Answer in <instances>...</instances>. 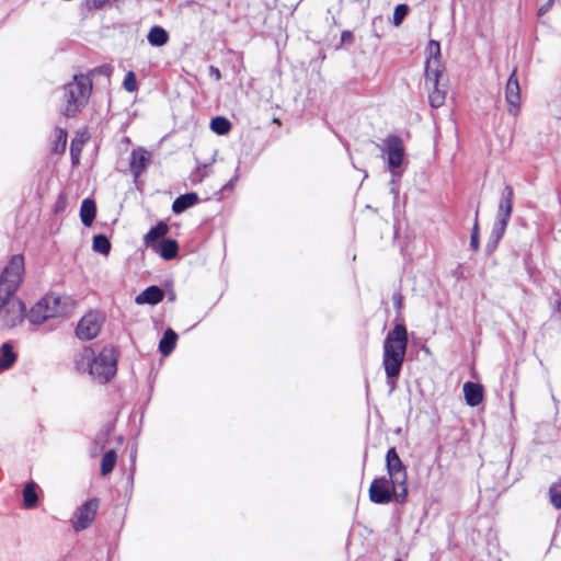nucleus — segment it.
Wrapping results in <instances>:
<instances>
[{
    "label": "nucleus",
    "instance_id": "nucleus-1",
    "mask_svg": "<svg viewBox=\"0 0 561 561\" xmlns=\"http://www.w3.org/2000/svg\"><path fill=\"white\" fill-rule=\"evenodd\" d=\"M24 256L14 254L0 274V323L12 329L25 317V305L14 297L24 274Z\"/></svg>",
    "mask_w": 561,
    "mask_h": 561
},
{
    "label": "nucleus",
    "instance_id": "nucleus-2",
    "mask_svg": "<svg viewBox=\"0 0 561 561\" xmlns=\"http://www.w3.org/2000/svg\"><path fill=\"white\" fill-rule=\"evenodd\" d=\"M407 347L408 330L404 324L397 323L386 335L382 346V366L390 393L397 388V380L401 373Z\"/></svg>",
    "mask_w": 561,
    "mask_h": 561
},
{
    "label": "nucleus",
    "instance_id": "nucleus-3",
    "mask_svg": "<svg viewBox=\"0 0 561 561\" xmlns=\"http://www.w3.org/2000/svg\"><path fill=\"white\" fill-rule=\"evenodd\" d=\"M118 351L112 346H104L98 355L91 347H84L81 357L77 360L78 369L87 366L91 378L101 383H107L117 371Z\"/></svg>",
    "mask_w": 561,
    "mask_h": 561
},
{
    "label": "nucleus",
    "instance_id": "nucleus-4",
    "mask_svg": "<svg viewBox=\"0 0 561 561\" xmlns=\"http://www.w3.org/2000/svg\"><path fill=\"white\" fill-rule=\"evenodd\" d=\"M426 55L424 76L425 87L428 91V102L432 107L438 108L444 105L447 93L446 88L439 84L445 70L439 43L433 39L430 41L426 46Z\"/></svg>",
    "mask_w": 561,
    "mask_h": 561
},
{
    "label": "nucleus",
    "instance_id": "nucleus-5",
    "mask_svg": "<svg viewBox=\"0 0 561 561\" xmlns=\"http://www.w3.org/2000/svg\"><path fill=\"white\" fill-rule=\"evenodd\" d=\"M92 92V79L89 75H75L72 81L64 85L62 114L76 117L88 104Z\"/></svg>",
    "mask_w": 561,
    "mask_h": 561
},
{
    "label": "nucleus",
    "instance_id": "nucleus-6",
    "mask_svg": "<svg viewBox=\"0 0 561 561\" xmlns=\"http://www.w3.org/2000/svg\"><path fill=\"white\" fill-rule=\"evenodd\" d=\"M388 479L396 489V503L403 504L408 499V473L396 448H390L386 455Z\"/></svg>",
    "mask_w": 561,
    "mask_h": 561
},
{
    "label": "nucleus",
    "instance_id": "nucleus-7",
    "mask_svg": "<svg viewBox=\"0 0 561 561\" xmlns=\"http://www.w3.org/2000/svg\"><path fill=\"white\" fill-rule=\"evenodd\" d=\"M64 313L65 308L61 307V298L55 295H46L31 308L26 318L32 325H41L51 318L61 317Z\"/></svg>",
    "mask_w": 561,
    "mask_h": 561
},
{
    "label": "nucleus",
    "instance_id": "nucleus-8",
    "mask_svg": "<svg viewBox=\"0 0 561 561\" xmlns=\"http://www.w3.org/2000/svg\"><path fill=\"white\" fill-rule=\"evenodd\" d=\"M382 154L387 160L389 171L392 175L391 182L394 183L397 179L402 175L401 167L405 159V150L402 140L398 136H389L385 140Z\"/></svg>",
    "mask_w": 561,
    "mask_h": 561
},
{
    "label": "nucleus",
    "instance_id": "nucleus-9",
    "mask_svg": "<svg viewBox=\"0 0 561 561\" xmlns=\"http://www.w3.org/2000/svg\"><path fill=\"white\" fill-rule=\"evenodd\" d=\"M99 499L93 497L81 504L73 513L70 523L75 531L87 529L94 520L98 508Z\"/></svg>",
    "mask_w": 561,
    "mask_h": 561
},
{
    "label": "nucleus",
    "instance_id": "nucleus-10",
    "mask_svg": "<svg viewBox=\"0 0 561 561\" xmlns=\"http://www.w3.org/2000/svg\"><path fill=\"white\" fill-rule=\"evenodd\" d=\"M103 323L102 316L96 311L85 313L76 328L77 336L82 341H90L98 336Z\"/></svg>",
    "mask_w": 561,
    "mask_h": 561
},
{
    "label": "nucleus",
    "instance_id": "nucleus-11",
    "mask_svg": "<svg viewBox=\"0 0 561 561\" xmlns=\"http://www.w3.org/2000/svg\"><path fill=\"white\" fill-rule=\"evenodd\" d=\"M369 499L376 504H388L396 502V489L390 479L381 477L375 479L369 488Z\"/></svg>",
    "mask_w": 561,
    "mask_h": 561
},
{
    "label": "nucleus",
    "instance_id": "nucleus-12",
    "mask_svg": "<svg viewBox=\"0 0 561 561\" xmlns=\"http://www.w3.org/2000/svg\"><path fill=\"white\" fill-rule=\"evenodd\" d=\"M505 100L507 103V112L516 117L520 112V87L516 76V69L511 73L505 87Z\"/></svg>",
    "mask_w": 561,
    "mask_h": 561
},
{
    "label": "nucleus",
    "instance_id": "nucleus-13",
    "mask_svg": "<svg viewBox=\"0 0 561 561\" xmlns=\"http://www.w3.org/2000/svg\"><path fill=\"white\" fill-rule=\"evenodd\" d=\"M151 159L149 151L138 148L131 151L129 168L135 178H138L147 168Z\"/></svg>",
    "mask_w": 561,
    "mask_h": 561
},
{
    "label": "nucleus",
    "instance_id": "nucleus-14",
    "mask_svg": "<svg viewBox=\"0 0 561 561\" xmlns=\"http://www.w3.org/2000/svg\"><path fill=\"white\" fill-rule=\"evenodd\" d=\"M513 199H514L513 187L510 185H506L501 194L496 218L510 220L512 211H513Z\"/></svg>",
    "mask_w": 561,
    "mask_h": 561
},
{
    "label": "nucleus",
    "instance_id": "nucleus-15",
    "mask_svg": "<svg viewBox=\"0 0 561 561\" xmlns=\"http://www.w3.org/2000/svg\"><path fill=\"white\" fill-rule=\"evenodd\" d=\"M163 290L156 285H151L136 296L135 302L137 305H151L154 306L163 299Z\"/></svg>",
    "mask_w": 561,
    "mask_h": 561
},
{
    "label": "nucleus",
    "instance_id": "nucleus-16",
    "mask_svg": "<svg viewBox=\"0 0 561 561\" xmlns=\"http://www.w3.org/2000/svg\"><path fill=\"white\" fill-rule=\"evenodd\" d=\"M463 394L468 405L477 407L483 399V387L480 383L467 381L463 383Z\"/></svg>",
    "mask_w": 561,
    "mask_h": 561
},
{
    "label": "nucleus",
    "instance_id": "nucleus-17",
    "mask_svg": "<svg viewBox=\"0 0 561 561\" xmlns=\"http://www.w3.org/2000/svg\"><path fill=\"white\" fill-rule=\"evenodd\" d=\"M198 195L194 192L178 196L172 204V211L181 214L198 203Z\"/></svg>",
    "mask_w": 561,
    "mask_h": 561
},
{
    "label": "nucleus",
    "instance_id": "nucleus-18",
    "mask_svg": "<svg viewBox=\"0 0 561 561\" xmlns=\"http://www.w3.org/2000/svg\"><path fill=\"white\" fill-rule=\"evenodd\" d=\"M169 227L165 222H158L156 226L151 227L150 230L146 233L144 241L147 247H151L156 249L154 242L159 239H162L168 233Z\"/></svg>",
    "mask_w": 561,
    "mask_h": 561
},
{
    "label": "nucleus",
    "instance_id": "nucleus-19",
    "mask_svg": "<svg viewBox=\"0 0 561 561\" xmlns=\"http://www.w3.org/2000/svg\"><path fill=\"white\" fill-rule=\"evenodd\" d=\"M164 260H173L178 256L179 244L174 239H163L154 249Z\"/></svg>",
    "mask_w": 561,
    "mask_h": 561
},
{
    "label": "nucleus",
    "instance_id": "nucleus-20",
    "mask_svg": "<svg viewBox=\"0 0 561 561\" xmlns=\"http://www.w3.org/2000/svg\"><path fill=\"white\" fill-rule=\"evenodd\" d=\"M96 215L95 202L91 198H85L81 203L80 218L85 227H90Z\"/></svg>",
    "mask_w": 561,
    "mask_h": 561
},
{
    "label": "nucleus",
    "instance_id": "nucleus-21",
    "mask_svg": "<svg viewBox=\"0 0 561 561\" xmlns=\"http://www.w3.org/2000/svg\"><path fill=\"white\" fill-rule=\"evenodd\" d=\"M178 334L172 329H167L159 342V352L163 356L170 355L175 348Z\"/></svg>",
    "mask_w": 561,
    "mask_h": 561
},
{
    "label": "nucleus",
    "instance_id": "nucleus-22",
    "mask_svg": "<svg viewBox=\"0 0 561 561\" xmlns=\"http://www.w3.org/2000/svg\"><path fill=\"white\" fill-rule=\"evenodd\" d=\"M147 39L151 46L161 47L169 41L168 32L159 25H154L150 28Z\"/></svg>",
    "mask_w": 561,
    "mask_h": 561
},
{
    "label": "nucleus",
    "instance_id": "nucleus-23",
    "mask_svg": "<svg viewBox=\"0 0 561 561\" xmlns=\"http://www.w3.org/2000/svg\"><path fill=\"white\" fill-rule=\"evenodd\" d=\"M16 360V354L10 343H3L0 347V370L9 369Z\"/></svg>",
    "mask_w": 561,
    "mask_h": 561
},
{
    "label": "nucleus",
    "instance_id": "nucleus-24",
    "mask_svg": "<svg viewBox=\"0 0 561 561\" xmlns=\"http://www.w3.org/2000/svg\"><path fill=\"white\" fill-rule=\"evenodd\" d=\"M38 502L37 493H36V484L31 481L27 482L23 489V503L27 508H32L36 506Z\"/></svg>",
    "mask_w": 561,
    "mask_h": 561
},
{
    "label": "nucleus",
    "instance_id": "nucleus-25",
    "mask_svg": "<svg viewBox=\"0 0 561 561\" xmlns=\"http://www.w3.org/2000/svg\"><path fill=\"white\" fill-rule=\"evenodd\" d=\"M231 123L224 116H216L210 122V129L220 136L227 135L231 129Z\"/></svg>",
    "mask_w": 561,
    "mask_h": 561
},
{
    "label": "nucleus",
    "instance_id": "nucleus-26",
    "mask_svg": "<svg viewBox=\"0 0 561 561\" xmlns=\"http://www.w3.org/2000/svg\"><path fill=\"white\" fill-rule=\"evenodd\" d=\"M116 459L117 456L114 449H110L103 455L101 461V473L103 476H107L113 471L116 463Z\"/></svg>",
    "mask_w": 561,
    "mask_h": 561
},
{
    "label": "nucleus",
    "instance_id": "nucleus-27",
    "mask_svg": "<svg viewBox=\"0 0 561 561\" xmlns=\"http://www.w3.org/2000/svg\"><path fill=\"white\" fill-rule=\"evenodd\" d=\"M92 249L98 253L107 255L111 251V242L105 234H96L93 237Z\"/></svg>",
    "mask_w": 561,
    "mask_h": 561
},
{
    "label": "nucleus",
    "instance_id": "nucleus-28",
    "mask_svg": "<svg viewBox=\"0 0 561 561\" xmlns=\"http://www.w3.org/2000/svg\"><path fill=\"white\" fill-rule=\"evenodd\" d=\"M550 503L557 510L561 508V482L553 483L549 489Z\"/></svg>",
    "mask_w": 561,
    "mask_h": 561
},
{
    "label": "nucleus",
    "instance_id": "nucleus-29",
    "mask_svg": "<svg viewBox=\"0 0 561 561\" xmlns=\"http://www.w3.org/2000/svg\"><path fill=\"white\" fill-rule=\"evenodd\" d=\"M207 176V164L196 167L190 174L188 180L192 184L196 185L203 182Z\"/></svg>",
    "mask_w": 561,
    "mask_h": 561
},
{
    "label": "nucleus",
    "instance_id": "nucleus-30",
    "mask_svg": "<svg viewBox=\"0 0 561 561\" xmlns=\"http://www.w3.org/2000/svg\"><path fill=\"white\" fill-rule=\"evenodd\" d=\"M55 136H56V141H55L54 150L56 152L65 151L66 145H67V131L64 128H56Z\"/></svg>",
    "mask_w": 561,
    "mask_h": 561
},
{
    "label": "nucleus",
    "instance_id": "nucleus-31",
    "mask_svg": "<svg viewBox=\"0 0 561 561\" xmlns=\"http://www.w3.org/2000/svg\"><path fill=\"white\" fill-rule=\"evenodd\" d=\"M507 224H508V220L496 218V221L492 229V238H494L495 241H499L503 237V234L506 230Z\"/></svg>",
    "mask_w": 561,
    "mask_h": 561
},
{
    "label": "nucleus",
    "instance_id": "nucleus-32",
    "mask_svg": "<svg viewBox=\"0 0 561 561\" xmlns=\"http://www.w3.org/2000/svg\"><path fill=\"white\" fill-rule=\"evenodd\" d=\"M409 8L407 4H398L393 12V24L399 26L407 16Z\"/></svg>",
    "mask_w": 561,
    "mask_h": 561
},
{
    "label": "nucleus",
    "instance_id": "nucleus-33",
    "mask_svg": "<svg viewBox=\"0 0 561 561\" xmlns=\"http://www.w3.org/2000/svg\"><path fill=\"white\" fill-rule=\"evenodd\" d=\"M123 87L128 92H135L138 89L136 75L133 71L127 72L125 76Z\"/></svg>",
    "mask_w": 561,
    "mask_h": 561
},
{
    "label": "nucleus",
    "instance_id": "nucleus-34",
    "mask_svg": "<svg viewBox=\"0 0 561 561\" xmlns=\"http://www.w3.org/2000/svg\"><path fill=\"white\" fill-rule=\"evenodd\" d=\"M471 248L477 251L479 249V225H478V213L476 214V220L472 228V233L470 238Z\"/></svg>",
    "mask_w": 561,
    "mask_h": 561
},
{
    "label": "nucleus",
    "instance_id": "nucleus-35",
    "mask_svg": "<svg viewBox=\"0 0 561 561\" xmlns=\"http://www.w3.org/2000/svg\"><path fill=\"white\" fill-rule=\"evenodd\" d=\"M240 174H239V165L236 169L234 175L222 186V191H231L233 190L236 183L239 181Z\"/></svg>",
    "mask_w": 561,
    "mask_h": 561
},
{
    "label": "nucleus",
    "instance_id": "nucleus-36",
    "mask_svg": "<svg viewBox=\"0 0 561 561\" xmlns=\"http://www.w3.org/2000/svg\"><path fill=\"white\" fill-rule=\"evenodd\" d=\"M110 0H88L87 4L90 9H101L103 8Z\"/></svg>",
    "mask_w": 561,
    "mask_h": 561
},
{
    "label": "nucleus",
    "instance_id": "nucleus-37",
    "mask_svg": "<svg viewBox=\"0 0 561 561\" xmlns=\"http://www.w3.org/2000/svg\"><path fill=\"white\" fill-rule=\"evenodd\" d=\"M392 302L397 310H400L402 308L403 299L400 293H394L392 295Z\"/></svg>",
    "mask_w": 561,
    "mask_h": 561
},
{
    "label": "nucleus",
    "instance_id": "nucleus-38",
    "mask_svg": "<svg viewBox=\"0 0 561 561\" xmlns=\"http://www.w3.org/2000/svg\"><path fill=\"white\" fill-rule=\"evenodd\" d=\"M209 76L216 80L219 81L221 79V72L220 70L215 66H209Z\"/></svg>",
    "mask_w": 561,
    "mask_h": 561
},
{
    "label": "nucleus",
    "instance_id": "nucleus-39",
    "mask_svg": "<svg viewBox=\"0 0 561 561\" xmlns=\"http://www.w3.org/2000/svg\"><path fill=\"white\" fill-rule=\"evenodd\" d=\"M70 153H71V159H72V163H78L79 162V156H80V149H78L77 151L75 150V147L73 145L71 146V149H70Z\"/></svg>",
    "mask_w": 561,
    "mask_h": 561
},
{
    "label": "nucleus",
    "instance_id": "nucleus-40",
    "mask_svg": "<svg viewBox=\"0 0 561 561\" xmlns=\"http://www.w3.org/2000/svg\"><path fill=\"white\" fill-rule=\"evenodd\" d=\"M553 1L554 0H548L547 4L539 8L538 14L543 15L549 10V8L552 5Z\"/></svg>",
    "mask_w": 561,
    "mask_h": 561
},
{
    "label": "nucleus",
    "instance_id": "nucleus-41",
    "mask_svg": "<svg viewBox=\"0 0 561 561\" xmlns=\"http://www.w3.org/2000/svg\"><path fill=\"white\" fill-rule=\"evenodd\" d=\"M93 72H98V73L104 75V76H110V73H111L110 69L107 67H105V66L95 68L93 70Z\"/></svg>",
    "mask_w": 561,
    "mask_h": 561
},
{
    "label": "nucleus",
    "instance_id": "nucleus-42",
    "mask_svg": "<svg viewBox=\"0 0 561 561\" xmlns=\"http://www.w3.org/2000/svg\"><path fill=\"white\" fill-rule=\"evenodd\" d=\"M65 207V199L62 198V196H59L56 205H55V211L58 213L60 211L62 208Z\"/></svg>",
    "mask_w": 561,
    "mask_h": 561
},
{
    "label": "nucleus",
    "instance_id": "nucleus-43",
    "mask_svg": "<svg viewBox=\"0 0 561 561\" xmlns=\"http://www.w3.org/2000/svg\"><path fill=\"white\" fill-rule=\"evenodd\" d=\"M351 39V31L345 30L342 32V42L347 43Z\"/></svg>",
    "mask_w": 561,
    "mask_h": 561
},
{
    "label": "nucleus",
    "instance_id": "nucleus-44",
    "mask_svg": "<svg viewBox=\"0 0 561 561\" xmlns=\"http://www.w3.org/2000/svg\"><path fill=\"white\" fill-rule=\"evenodd\" d=\"M170 300H174L175 299V295L174 294H171L170 297H169Z\"/></svg>",
    "mask_w": 561,
    "mask_h": 561
},
{
    "label": "nucleus",
    "instance_id": "nucleus-45",
    "mask_svg": "<svg viewBox=\"0 0 561 561\" xmlns=\"http://www.w3.org/2000/svg\"><path fill=\"white\" fill-rule=\"evenodd\" d=\"M344 147H345V149H346L347 151L350 150V149H348V144H347V142H346V144H344Z\"/></svg>",
    "mask_w": 561,
    "mask_h": 561
},
{
    "label": "nucleus",
    "instance_id": "nucleus-46",
    "mask_svg": "<svg viewBox=\"0 0 561 561\" xmlns=\"http://www.w3.org/2000/svg\"><path fill=\"white\" fill-rule=\"evenodd\" d=\"M396 561H402L401 559H397Z\"/></svg>",
    "mask_w": 561,
    "mask_h": 561
}]
</instances>
